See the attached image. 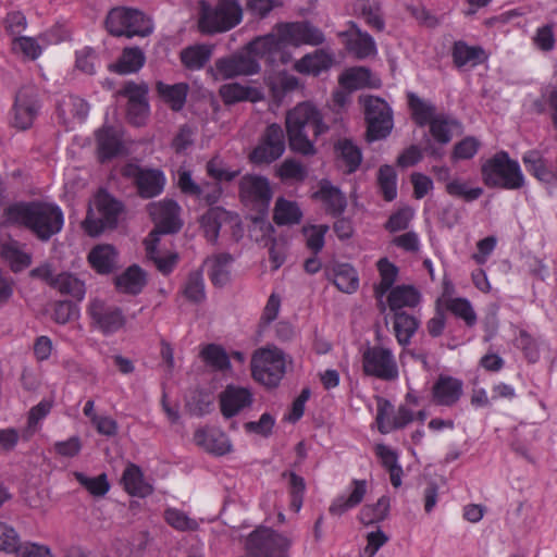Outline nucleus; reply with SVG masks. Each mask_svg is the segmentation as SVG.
I'll return each instance as SVG.
<instances>
[{
  "instance_id": "50",
  "label": "nucleus",
  "mask_w": 557,
  "mask_h": 557,
  "mask_svg": "<svg viewBox=\"0 0 557 557\" xmlns=\"http://www.w3.org/2000/svg\"><path fill=\"white\" fill-rule=\"evenodd\" d=\"M283 478L287 480V490L290 497V509L299 512L302 507L306 494V482L302 476L293 471L284 472Z\"/></svg>"
},
{
  "instance_id": "34",
  "label": "nucleus",
  "mask_w": 557,
  "mask_h": 557,
  "mask_svg": "<svg viewBox=\"0 0 557 557\" xmlns=\"http://www.w3.org/2000/svg\"><path fill=\"white\" fill-rule=\"evenodd\" d=\"M122 482L125 491L136 497H146L153 492L151 484L146 482L140 468L134 463H129L123 472Z\"/></svg>"
},
{
  "instance_id": "47",
  "label": "nucleus",
  "mask_w": 557,
  "mask_h": 557,
  "mask_svg": "<svg viewBox=\"0 0 557 557\" xmlns=\"http://www.w3.org/2000/svg\"><path fill=\"white\" fill-rule=\"evenodd\" d=\"M205 363L214 371L226 372L231 370L230 356L223 347L216 344H208L200 352Z\"/></svg>"
},
{
  "instance_id": "60",
  "label": "nucleus",
  "mask_w": 557,
  "mask_h": 557,
  "mask_svg": "<svg viewBox=\"0 0 557 557\" xmlns=\"http://www.w3.org/2000/svg\"><path fill=\"white\" fill-rule=\"evenodd\" d=\"M447 309L457 318L465 321L468 326H473L476 323V314L466 298H453L447 302Z\"/></svg>"
},
{
  "instance_id": "45",
  "label": "nucleus",
  "mask_w": 557,
  "mask_h": 557,
  "mask_svg": "<svg viewBox=\"0 0 557 557\" xmlns=\"http://www.w3.org/2000/svg\"><path fill=\"white\" fill-rule=\"evenodd\" d=\"M433 138L442 144H448L453 138V131L459 127V122L450 115L437 114L429 124Z\"/></svg>"
},
{
  "instance_id": "17",
  "label": "nucleus",
  "mask_w": 557,
  "mask_h": 557,
  "mask_svg": "<svg viewBox=\"0 0 557 557\" xmlns=\"http://www.w3.org/2000/svg\"><path fill=\"white\" fill-rule=\"evenodd\" d=\"M123 174L135 180L138 193L144 198L156 197L163 190L165 178L159 170H143L135 164H127Z\"/></svg>"
},
{
  "instance_id": "22",
  "label": "nucleus",
  "mask_w": 557,
  "mask_h": 557,
  "mask_svg": "<svg viewBox=\"0 0 557 557\" xmlns=\"http://www.w3.org/2000/svg\"><path fill=\"white\" fill-rule=\"evenodd\" d=\"M367 491L368 483L366 480H351L347 487V493H343L333 499L329 512L332 516H343L362 503Z\"/></svg>"
},
{
  "instance_id": "23",
  "label": "nucleus",
  "mask_w": 557,
  "mask_h": 557,
  "mask_svg": "<svg viewBox=\"0 0 557 557\" xmlns=\"http://www.w3.org/2000/svg\"><path fill=\"white\" fill-rule=\"evenodd\" d=\"M239 193L245 202L260 206H268L272 197L269 181L258 175L242 177Z\"/></svg>"
},
{
  "instance_id": "58",
  "label": "nucleus",
  "mask_w": 557,
  "mask_h": 557,
  "mask_svg": "<svg viewBox=\"0 0 557 557\" xmlns=\"http://www.w3.org/2000/svg\"><path fill=\"white\" fill-rule=\"evenodd\" d=\"M74 476L92 496H104L110 490V484L104 473L96 478H89L82 472H74Z\"/></svg>"
},
{
  "instance_id": "19",
  "label": "nucleus",
  "mask_w": 557,
  "mask_h": 557,
  "mask_svg": "<svg viewBox=\"0 0 557 557\" xmlns=\"http://www.w3.org/2000/svg\"><path fill=\"white\" fill-rule=\"evenodd\" d=\"M253 400L250 389L236 385H227L219 396L221 413L232 418L251 406Z\"/></svg>"
},
{
  "instance_id": "30",
  "label": "nucleus",
  "mask_w": 557,
  "mask_h": 557,
  "mask_svg": "<svg viewBox=\"0 0 557 557\" xmlns=\"http://www.w3.org/2000/svg\"><path fill=\"white\" fill-rule=\"evenodd\" d=\"M451 58L456 67H474L483 63L487 55L480 46H470L463 40L455 41L451 48Z\"/></svg>"
},
{
  "instance_id": "64",
  "label": "nucleus",
  "mask_w": 557,
  "mask_h": 557,
  "mask_svg": "<svg viewBox=\"0 0 557 557\" xmlns=\"http://www.w3.org/2000/svg\"><path fill=\"white\" fill-rule=\"evenodd\" d=\"M515 345L521 349L529 362H536L540 359V351L533 337L524 330H520L515 338Z\"/></svg>"
},
{
  "instance_id": "56",
  "label": "nucleus",
  "mask_w": 557,
  "mask_h": 557,
  "mask_svg": "<svg viewBox=\"0 0 557 557\" xmlns=\"http://www.w3.org/2000/svg\"><path fill=\"white\" fill-rule=\"evenodd\" d=\"M12 51L29 60H36L42 53V47L34 37L20 36L12 39Z\"/></svg>"
},
{
  "instance_id": "57",
  "label": "nucleus",
  "mask_w": 557,
  "mask_h": 557,
  "mask_svg": "<svg viewBox=\"0 0 557 557\" xmlns=\"http://www.w3.org/2000/svg\"><path fill=\"white\" fill-rule=\"evenodd\" d=\"M183 294L188 300L196 304L205 300V283L200 271H194L188 275L183 288Z\"/></svg>"
},
{
  "instance_id": "27",
  "label": "nucleus",
  "mask_w": 557,
  "mask_h": 557,
  "mask_svg": "<svg viewBox=\"0 0 557 557\" xmlns=\"http://www.w3.org/2000/svg\"><path fill=\"white\" fill-rule=\"evenodd\" d=\"M463 384L460 380L449 376L440 375L433 385V399L441 406H454L462 395Z\"/></svg>"
},
{
  "instance_id": "10",
  "label": "nucleus",
  "mask_w": 557,
  "mask_h": 557,
  "mask_svg": "<svg viewBox=\"0 0 557 557\" xmlns=\"http://www.w3.org/2000/svg\"><path fill=\"white\" fill-rule=\"evenodd\" d=\"M364 114L369 141L385 138L391 133L393 115L387 102L376 97H368L364 101Z\"/></svg>"
},
{
  "instance_id": "35",
  "label": "nucleus",
  "mask_w": 557,
  "mask_h": 557,
  "mask_svg": "<svg viewBox=\"0 0 557 557\" xmlns=\"http://www.w3.org/2000/svg\"><path fill=\"white\" fill-rule=\"evenodd\" d=\"M387 293V304L394 313L401 312L400 309L406 307H416L421 299L419 290L411 285H398Z\"/></svg>"
},
{
  "instance_id": "48",
  "label": "nucleus",
  "mask_w": 557,
  "mask_h": 557,
  "mask_svg": "<svg viewBox=\"0 0 557 557\" xmlns=\"http://www.w3.org/2000/svg\"><path fill=\"white\" fill-rule=\"evenodd\" d=\"M302 212L295 201L278 198L274 208V221L278 225L299 223Z\"/></svg>"
},
{
  "instance_id": "12",
  "label": "nucleus",
  "mask_w": 557,
  "mask_h": 557,
  "mask_svg": "<svg viewBox=\"0 0 557 557\" xmlns=\"http://www.w3.org/2000/svg\"><path fill=\"white\" fill-rule=\"evenodd\" d=\"M274 30L281 37L284 48L302 45L319 46L325 39L323 33L308 22L277 23Z\"/></svg>"
},
{
  "instance_id": "7",
  "label": "nucleus",
  "mask_w": 557,
  "mask_h": 557,
  "mask_svg": "<svg viewBox=\"0 0 557 557\" xmlns=\"http://www.w3.org/2000/svg\"><path fill=\"white\" fill-rule=\"evenodd\" d=\"M293 537L270 528H258L246 540L249 557H289Z\"/></svg>"
},
{
  "instance_id": "26",
  "label": "nucleus",
  "mask_w": 557,
  "mask_h": 557,
  "mask_svg": "<svg viewBox=\"0 0 557 557\" xmlns=\"http://www.w3.org/2000/svg\"><path fill=\"white\" fill-rule=\"evenodd\" d=\"M194 441L206 451L215 456H224L233 448L228 436L218 429H199L194 434Z\"/></svg>"
},
{
  "instance_id": "28",
  "label": "nucleus",
  "mask_w": 557,
  "mask_h": 557,
  "mask_svg": "<svg viewBox=\"0 0 557 557\" xmlns=\"http://www.w3.org/2000/svg\"><path fill=\"white\" fill-rule=\"evenodd\" d=\"M336 165L346 174L358 170L362 161L360 148L350 139H339L335 144Z\"/></svg>"
},
{
  "instance_id": "29",
  "label": "nucleus",
  "mask_w": 557,
  "mask_h": 557,
  "mask_svg": "<svg viewBox=\"0 0 557 557\" xmlns=\"http://www.w3.org/2000/svg\"><path fill=\"white\" fill-rule=\"evenodd\" d=\"M326 276L343 293L352 294L359 288V276L348 263H335L325 270Z\"/></svg>"
},
{
  "instance_id": "32",
  "label": "nucleus",
  "mask_w": 557,
  "mask_h": 557,
  "mask_svg": "<svg viewBox=\"0 0 557 557\" xmlns=\"http://www.w3.org/2000/svg\"><path fill=\"white\" fill-rule=\"evenodd\" d=\"M333 64V55L324 49H318L298 60L294 69L301 74L319 75L329 70Z\"/></svg>"
},
{
  "instance_id": "46",
  "label": "nucleus",
  "mask_w": 557,
  "mask_h": 557,
  "mask_svg": "<svg viewBox=\"0 0 557 557\" xmlns=\"http://www.w3.org/2000/svg\"><path fill=\"white\" fill-rule=\"evenodd\" d=\"M389 508V497L383 495L375 504L364 505L359 512L358 519L364 525L379 523L388 516Z\"/></svg>"
},
{
  "instance_id": "14",
  "label": "nucleus",
  "mask_w": 557,
  "mask_h": 557,
  "mask_svg": "<svg viewBox=\"0 0 557 557\" xmlns=\"http://www.w3.org/2000/svg\"><path fill=\"white\" fill-rule=\"evenodd\" d=\"M89 314L95 327L104 335L116 333L126 321L120 307L100 299L90 302Z\"/></svg>"
},
{
  "instance_id": "2",
  "label": "nucleus",
  "mask_w": 557,
  "mask_h": 557,
  "mask_svg": "<svg viewBox=\"0 0 557 557\" xmlns=\"http://www.w3.org/2000/svg\"><path fill=\"white\" fill-rule=\"evenodd\" d=\"M286 129L293 150L302 154H313L312 138L324 134L329 127L320 110L312 102L304 101L287 112Z\"/></svg>"
},
{
  "instance_id": "43",
  "label": "nucleus",
  "mask_w": 557,
  "mask_h": 557,
  "mask_svg": "<svg viewBox=\"0 0 557 557\" xmlns=\"http://www.w3.org/2000/svg\"><path fill=\"white\" fill-rule=\"evenodd\" d=\"M380 274V282L374 286V294L379 300H382L385 294L393 288L398 275V268L387 258H381L376 262Z\"/></svg>"
},
{
  "instance_id": "15",
  "label": "nucleus",
  "mask_w": 557,
  "mask_h": 557,
  "mask_svg": "<svg viewBox=\"0 0 557 557\" xmlns=\"http://www.w3.org/2000/svg\"><path fill=\"white\" fill-rule=\"evenodd\" d=\"M246 49L256 60L261 59L265 63L273 65L277 60L282 63L288 61V55L284 51L282 39L274 28L271 33L258 36L247 44Z\"/></svg>"
},
{
  "instance_id": "13",
  "label": "nucleus",
  "mask_w": 557,
  "mask_h": 557,
  "mask_svg": "<svg viewBox=\"0 0 557 557\" xmlns=\"http://www.w3.org/2000/svg\"><path fill=\"white\" fill-rule=\"evenodd\" d=\"M285 151L284 131L278 124H271L259 145L250 152L249 160L253 164H269L277 160Z\"/></svg>"
},
{
  "instance_id": "36",
  "label": "nucleus",
  "mask_w": 557,
  "mask_h": 557,
  "mask_svg": "<svg viewBox=\"0 0 557 557\" xmlns=\"http://www.w3.org/2000/svg\"><path fill=\"white\" fill-rule=\"evenodd\" d=\"M220 95L227 104L247 100L257 102L262 99V92L259 89L238 83L223 85L220 89Z\"/></svg>"
},
{
  "instance_id": "61",
  "label": "nucleus",
  "mask_w": 557,
  "mask_h": 557,
  "mask_svg": "<svg viewBox=\"0 0 557 557\" xmlns=\"http://www.w3.org/2000/svg\"><path fill=\"white\" fill-rule=\"evenodd\" d=\"M176 184L180 190L187 195L200 199L203 194V187L195 182L191 172L185 168H180L176 172Z\"/></svg>"
},
{
  "instance_id": "31",
  "label": "nucleus",
  "mask_w": 557,
  "mask_h": 557,
  "mask_svg": "<svg viewBox=\"0 0 557 557\" xmlns=\"http://www.w3.org/2000/svg\"><path fill=\"white\" fill-rule=\"evenodd\" d=\"M87 259L97 273L108 274L117 264V251L112 245L101 244L90 250Z\"/></svg>"
},
{
  "instance_id": "53",
  "label": "nucleus",
  "mask_w": 557,
  "mask_h": 557,
  "mask_svg": "<svg viewBox=\"0 0 557 557\" xmlns=\"http://www.w3.org/2000/svg\"><path fill=\"white\" fill-rule=\"evenodd\" d=\"M446 193L451 197L461 198L467 202L474 201L483 195V188L471 187L462 178H453L445 185Z\"/></svg>"
},
{
  "instance_id": "5",
  "label": "nucleus",
  "mask_w": 557,
  "mask_h": 557,
  "mask_svg": "<svg viewBox=\"0 0 557 557\" xmlns=\"http://www.w3.org/2000/svg\"><path fill=\"white\" fill-rule=\"evenodd\" d=\"M286 372V356L277 347L257 349L251 358L252 377L267 387L278 385Z\"/></svg>"
},
{
  "instance_id": "55",
  "label": "nucleus",
  "mask_w": 557,
  "mask_h": 557,
  "mask_svg": "<svg viewBox=\"0 0 557 557\" xmlns=\"http://www.w3.org/2000/svg\"><path fill=\"white\" fill-rule=\"evenodd\" d=\"M377 184L386 201L397 197V174L393 166L382 165L377 172Z\"/></svg>"
},
{
  "instance_id": "3",
  "label": "nucleus",
  "mask_w": 557,
  "mask_h": 557,
  "mask_svg": "<svg viewBox=\"0 0 557 557\" xmlns=\"http://www.w3.org/2000/svg\"><path fill=\"white\" fill-rule=\"evenodd\" d=\"M481 172L484 184L491 188L515 190L524 185V175L520 164L510 159L506 151L496 152L483 163Z\"/></svg>"
},
{
  "instance_id": "16",
  "label": "nucleus",
  "mask_w": 557,
  "mask_h": 557,
  "mask_svg": "<svg viewBox=\"0 0 557 557\" xmlns=\"http://www.w3.org/2000/svg\"><path fill=\"white\" fill-rule=\"evenodd\" d=\"M148 209L156 224V228L152 232L157 233V237H159V234H172L181 230V207L176 201L165 199L159 202H151Z\"/></svg>"
},
{
  "instance_id": "25",
  "label": "nucleus",
  "mask_w": 557,
  "mask_h": 557,
  "mask_svg": "<svg viewBox=\"0 0 557 557\" xmlns=\"http://www.w3.org/2000/svg\"><path fill=\"white\" fill-rule=\"evenodd\" d=\"M312 197L319 200L325 212L332 216H339L347 207L346 196L327 180L320 181L319 188Z\"/></svg>"
},
{
  "instance_id": "24",
  "label": "nucleus",
  "mask_w": 557,
  "mask_h": 557,
  "mask_svg": "<svg viewBox=\"0 0 557 557\" xmlns=\"http://www.w3.org/2000/svg\"><path fill=\"white\" fill-rule=\"evenodd\" d=\"M392 411L393 406L388 400H379L375 421L377 429L382 434H387L394 430L403 429L414 419L413 412L409 408L401 406L393 416V421H384V414L392 413Z\"/></svg>"
},
{
  "instance_id": "40",
  "label": "nucleus",
  "mask_w": 557,
  "mask_h": 557,
  "mask_svg": "<svg viewBox=\"0 0 557 557\" xmlns=\"http://www.w3.org/2000/svg\"><path fill=\"white\" fill-rule=\"evenodd\" d=\"M145 60L141 49L137 47L125 48L119 61L109 67L119 74H131L139 71L144 66Z\"/></svg>"
},
{
  "instance_id": "59",
  "label": "nucleus",
  "mask_w": 557,
  "mask_h": 557,
  "mask_svg": "<svg viewBox=\"0 0 557 557\" xmlns=\"http://www.w3.org/2000/svg\"><path fill=\"white\" fill-rule=\"evenodd\" d=\"M164 519L169 525L177 531H195L198 528V522L191 519L184 511L177 508H168L164 511Z\"/></svg>"
},
{
  "instance_id": "21",
  "label": "nucleus",
  "mask_w": 557,
  "mask_h": 557,
  "mask_svg": "<svg viewBox=\"0 0 557 557\" xmlns=\"http://www.w3.org/2000/svg\"><path fill=\"white\" fill-rule=\"evenodd\" d=\"M97 152L101 162L120 156L124 150L122 129L116 126L103 125L96 131Z\"/></svg>"
},
{
  "instance_id": "62",
  "label": "nucleus",
  "mask_w": 557,
  "mask_h": 557,
  "mask_svg": "<svg viewBox=\"0 0 557 557\" xmlns=\"http://www.w3.org/2000/svg\"><path fill=\"white\" fill-rule=\"evenodd\" d=\"M481 143L473 136H468L458 141L451 152V160H469L479 151Z\"/></svg>"
},
{
  "instance_id": "33",
  "label": "nucleus",
  "mask_w": 557,
  "mask_h": 557,
  "mask_svg": "<svg viewBox=\"0 0 557 557\" xmlns=\"http://www.w3.org/2000/svg\"><path fill=\"white\" fill-rule=\"evenodd\" d=\"M339 84L348 90H357L367 87H377L380 79L372 75L371 71L364 66H356L346 70L339 76Z\"/></svg>"
},
{
  "instance_id": "42",
  "label": "nucleus",
  "mask_w": 557,
  "mask_h": 557,
  "mask_svg": "<svg viewBox=\"0 0 557 557\" xmlns=\"http://www.w3.org/2000/svg\"><path fill=\"white\" fill-rule=\"evenodd\" d=\"M146 284V276L137 265L129 267L125 272L115 278L116 288L126 294L136 295L140 293Z\"/></svg>"
},
{
  "instance_id": "52",
  "label": "nucleus",
  "mask_w": 557,
  "mask_h": 557,
  "mask_svg": "<svg viewBox=\"0 0 557 557\" xmlns=\"http://www.w3.org/2000/svg\"><path fill=\"white\" fill-rule=\"evenodd\" d=\"M355 12L361 16L370 27L376 30H382L384 28V21L379 3L359 0L355 4Z\"/></svg>"
},
{
  "instance_id": "38",
  "label": "nucleus",
  "mask_w": 557,
  "mask_h": 557,
  "mask_svg": "<svg viewBox=\"0 0 557 557\" xmlns=\"http://www.w3.org/2000/svg\"><path fill=\"white\" fill-rule=\"evenodd\" d=\"M407 98L412 120L417 125H429L437 115L436 108L431 101L420 98L414 92H408Z\"/></svg>"
},
{
  "instance_id": "8",
  "label": "nucleus",
  "mask_w": 557,
  "mask_h": 557,
  "mask_svg": "<svg viewBox=\"0 0 557 557\" xmlns=\"http://www.w3.org/2000/svg\"><path fill=\"white\" fill-rule=\"evenodd\" d=\"M122 211V205L106 191H99L89 205L83 223L85 232L98 236L106 228L114 227Z\"/></svg>"
},
{
  "instance_id": "9",
  "label": "nucleus",
  "mask_w": 557,
  "mask_h": 557,
  "mask_svg": "<svg viewBox=\"0 0 557 557\" xmlns=\"http://www.w3.org/2000/svg\"><path fill=\"white\" fill-rule=\"evenodd\" d=\"M362 370L366 375L382 381H395L399 376L394 352L383 346H370L362 352Z\"/></svg>"
},
{
  "instance_id": "11",
  "label": "nucleus",
  "mask_w": 557,
  "mask_h": 557,
  "mask_svg": "<svg viewBox=\"0 0 557 557\" xmlns=\"http://www.w3.org/2000/svg\"><path fill=\"white\" fill-rule=\"evenodd\" d=\"M41 108L39 89L35 85L22 86L13 104V125L18 129L29 128Z\"/></svg>"
},
{
  "instance_id": "6",
  "label": "nucleus",
  "mask_w": 557,
  "mask_h": 557,
  "mask_svg": "<svg viewBox=\"0 0 557 557\" xmlns=\"http://www.w3.org/2000/svg\"><path fill=\"white\" fill-rule=\"evenodd\" d=\"M106 28L113 36L128 38L146 37L152 33L153 26L143 12L126 7L113 8L107 15Z\"/></svg>"
},
{
  "instance_id": "41",
  "label": "nucleus",
  "mask_w": 557,
  "mask_h": 557,
  "mask_svg": "<svg viewBox=\"0 0 557 557\" xmlns=\"http://www.w3.org/2000/svg\"><path fill=\"white\" fill-rule=\"evenodd\" d=\"M419 327V321L406 312L394 313L393 329L400 346H407Z\"/></svg>"
},
{
  "instance_id": "18",
  "label": "nucleus",
  "mask_w": 557,
  "mask_h": 557,
  "mask_svg": "<svg viewBox=\"0 0 557 557\" xmlns=\"http://www.w3.org/2000/svg\"><path fill=\"white\" fill-rule=\"evenodd\" d=\"M215 70L222 78H233L239 75L257 74L260 71V64L245 49L244 52L219 59L215 62Z\"/></svg>"
},
{
  "instance_id": "37",
  "label": "nucleus",
  "mask_w": 557,
  "mask_h": 557,
  "mask_svg": "<svg viewBox=\"0 0 557 557\" xmlns=\"http://www.w3.org/2000/svg\"><path fill=\"white\" fill-rule=\"evenodd\" d=\"M233 258L230 253H218L206 260L209 277L215 286H224L230 281Z\"/></svg>"
},
{
  "instance_id": "1",
  "label": "nucleus",
  "mask_w": 557,
  "mask_h": 557,
  "mask_svg": "<svg viewBox=\"0 0 557 557\" xmlns=\"http://www.w3.org/2000/svg\"><path fill=\"white\" fill-rule=\"evenodd\" d=\"M4 220L10 225L25 227L38 239L47 242L58 234L64 223L61 208L45 201H18L4 210Z\"/></svg>"
},
{
  "instance_id": "20",
  "label": "nucleus",
  "mask_w": 557,
  "mask_h": 557,
  "mask_svg": "<svg viewBox=\"0 0 557 557\" xmlns=\"http://www.w3.org/2000/svg\"><path fill=\"white\" fill-rule=\"evenodd\" d=\"M33 273L41 275L50 286L63 295H70L77 300H82L85 296L84 282L71 273L64 272L53 275L48 267L36 269Z\"/></svg>"
},
{
  "instance_id": "54",
  "label": "nucleus",
  "mask_w": 557,
  "mask_h": 557,
  "mask_svg": "<svg viewBox=\"0 0 557 557\" xmlns=\"http://www.w3.org/2000/svg\"><path fill=\"white\" fill-rule=\"evenodd\" d=\"M522 161L525 165V169L529 173L534 175L537 180L542 182H549L552 178V173L547 169L545 160L542 154L537 150H529L523 157Z\"/></svg>"
},
{
  "instance_id": "39",
  "label": "nucleus",
  "mask_w": 557,
  "mask_h": 557,
  "mask_svg": "<svg viewBox=\"0 0 557 557\" xmlns=\"http://www.w3.org/2000/svg\"><path fill=\"white\" fill-rule=\"evenodd\" d=\"M159 243V237H157L156 232H150L148 237L145 239V250H146V257L151 260L157 269L162 274H169L173 271L177 257L176 255H169L166 257H161L157 246Z\"/></svg>"
},
{
  "instance_id": "4",
  "label": "nucleus",
  "mask_w": 557,
  "mask_h": 557,
  "mask_svg": "<svg viewBox=\"0 0 557 557\" xmlns=\"http://www.w3.org/2000/svg\"><path fill=\"white\" fill-rule=\"evenodd\" d=\"M243 9L237 0H219L215 5L200 2L199 30L203 34L224 33L242 22Z\"/></svg>"
},
{
  "instance_id": "49",
  "label": "nucleus",
  "mask_w": 557,
  "mask_h": 557,
  "mask_svg": "<svg viewBox=\"0 0 557 557\" xmlns=\"http://www.w3.org/2000/svg\"><path fill=\"white\" fill-rule=\"evenodd\" d=\"M212 53L211 46L196 45L185 48L181 52L183 64L190 70H199L209 61Z\"/></svg>"
},
{
  "instance_id": "44",
  "label": "nucleus",
  "mask_w": 557,
  "mask_h": 557,
  "mask_svg": "<svg viewBox=\"0 0 557 557\" xmlns=\"http://www.w3.org/2000/svg\"><path fill=\"white\" fill-rule=\"evenodd\" d=\"M157 90L163 101L169 104L172 110L180 111L186 102L188 86L184 83L168 85L159 82L157 84Z\"/></svg>"
},
{
  "instance_id": "51",
  "label": "nucleus",
  "mask_w": 557,
  "mask_h": 557,
  "mask_svg": "<svg viewBox=\"0 0 557 557\" xmlns=\"http://www.w3.org/2000/svg\"><path fill=\"white\" fill-rule=\"evenodd\" d=\"M348 49L358 59H366L376 53V46L373 38L369 34L362 33L360 29L349 38Z\"/></svg>"
},
{
  "instance_id": "63",
  "label": "nucleus",
  "mask_w": 557,
  "mask_h": 557,
  "mask_svg": "<svg viewBox=\"0 0 557 557\" xmlns=\"http://www.w3.org/2000/svg\"><path fill=\"white\" fill-rule=\"evenodd\" d=\"M278 175L283 181L301 182L307 177L306 168L298 161L286 159L278 168Z\"/></svg>"
}]
</instances>
